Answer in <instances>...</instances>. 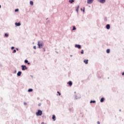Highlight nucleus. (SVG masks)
Here are the masks:
<instances>
[{
  "label": "nucleus",
  "mask_w": 124,
  "mask_h": 124,
  "mask_svg": "<svg viewBox=\"0 0 124 124\" xmlns=\"http://www.w3.org/2000/svg\"><path fill=\"white\" fill-rule=\"evenodd\" d=\"M36 116H42V111L41 110H38V112L36 113Z\"/></svg>",
  "instance_id": "obj_1"
},
{
  "label": "nucleus",
  "mask_w": 124,
  "mask_h": 124,
  "mask_svg": "<svg viewBox=\"0 0 124 124\" xmlns=\"http://www.w3.org/2000/svg\"><path fill=\"white\" fill-rule=\"evenodd\" d=\"M38 47L40 49L41 48H42L43 46V43H40V42H38Z\"/></svg>",
  "instance_id": "obj_2"
},
{
  "label": "nucleus",
  "mask_w": 124,
  "mask_h": 124,
  "mask_svg": "<svg viewBox=\"0 0 124 124\" xmlns=\"http://www.w3.org/2000/svg\"><path fill=\"white\" fill-rule=\"evenodd\" d=\"M21 67L22 68V70H26V69H28V68L27 67V66H26V65H22L21 66Z\"/></svg>",
  "instance_id": "obj_3"
},
{
  "label": "nucleus",
  "mask_w": 124,
  "mask_h": 124,
  "mask_svg": "<svg viewBox=\"0 0 124 124\" xmlns=\"http://www.w3.org/2000/svg\"><path fill=\"white\" fill-rule=\"evenodd\" d=\"M93 2V0H87V3L88 4H92Z\"/></svg>",
  "instance_id": "obj_4"
},
{
  "label": "nucleus",
  "mask_w": 124,
  "mask_h": 124,
  "mask_svg": "<svg viewBox=\"0 0 124 124\" xmlns=\"http://www.w3.org/2000/svg\"><path fill=\"white\" fill-rule=\"evenodd\" d=\"M98 0L101 3H104V2H105V1H106V0Z\"/></svg>",
  "instance_id": "obj_5"
},
{
  "label": "nucleus",
  "mask_w": 124,
  "mask_h": 124,
  "mask_svg": "<svg viewBox=\"0 0 124 124\" xmlns=\"http://www.w3.org/2000/svg\"><path fill=\"white\" fill-rule=\"evenodd\" d=\"M76 48H78V49H81V46L79 45H76Z\"/></svg>",
  "instance_id": "obj_6"
},
{
  "label": "nucleus",
  "mask_w": 124,
  "mask_h": 124,
  "mask_svg": "<svg viewBox=\"0 0 124 124\" xmlns=\"http://www.w3.org/2000/svg\"><path fill=\"white\" fill-rule=\"evenodd\" d=\"M67 84H68L69 86H70V87H71V86H72V81H69Z\"/></svg>",
  "instance_id": "obj_7"
},
{
  "label": "nucleus",
  "mask_w": 124,
  "mask_h": 124,
  "mask_svg": "<svg viewBox=\"0 0 124 124\" xmlns=\"http://www.w3.org/2000/svg\"><path fill=\"white\" fill-rule=\"evenodd\" d=\"M88 62H89L88 60H84V62L85 63V64H88Z\"/></svg>",
  "instance_id": "obj_8"
},
{
  "label": "nucleus",
  "mask_w": 124,
  "mask_h": 124,
  "mask_svg": "<svg viewBox=\"0 0 124 124\" xmlns=\"http://www.w3.org/2000/svg\"><path fill=\"white\" fill-rule=\"evenodd\" d=\"M16 26H17V27H19L21 26V23H15Z\"/></svg>",
  "instance_id": "obj_9"
},
{
  "label": "nucleus",
  "mask_w": 124,
  "mask_h": 124,
  "mask_svg": "<svg viewBox=\"0 0 124 124\" xmlns=\"http://www.w3.org/2000/svg\"><path fill=\"white\" fill-rule=\"evenodd\" d=\"M106 28L107 29V30L110 29V25L109 24L107 25Z\"/></svg>",
  "instance_id": "obj_10"
},
{
  "label": "nucleus",
  "mask_w": 124,
  "mask_h": 124,
  "mask_svg": "<svg viewBox=\"0 0 124 124\" xmlns=\"http://www.w3.org/2000/svg\"><path fill=\"white\" fill-rule=\"evenodd\" d=\"M21 74H22V72L21 71H19L17 74V76H20L21 75Z\"/></svg>",
  "instance_id": "obj_11"
},
{
  "label": "nucleus",
  "mask_w": 124,
  "mask_h": 124,
  "mask_svg": "<svg viewBox=\"0 0 124 124\" xmlns=\"http://www.w3.org/2000/svg\"><path fill=\"white\" fill-rule=\"evenodd\" d=\"M52 119L53 121H56V116L55 115H52Z\"/></svg>",
  "instance_id": "obj_12"
},
{
  "label": "nucleus",
  "mask_w": 124,
  "mask_h": 124,
  "mask_svg": "<svg viewBox=\"0 0 124 124\" xmlns=\"http://www.w3.org/2000/svg\"><path fill=\"white\" fill-rule=\"evenodd\" d=\"M24 62L25 63H28V64H30V62H29V61H28V60H25Z\"/></svg>",
  "instance_id": "obj_13"
},
{
  "label": "nucleus",
  "mask_w": 124,
  "mask_h": 124,
  "mask_svg": "<svg viewBox=\"0 0 124 124\" xmlns=\"http://www.w3.org/2000/svg\"><path fill=\"white\" fill-rule=\"evenodd\" d=\"M69 2L70 3H73V2H74V0H69Z\"/></svg>",
  "instance_id": "obj_14"
},
{
  "label": "nucleus",
  "mask_w": 124,
  "mask_h": 124,
  "mask_svg": "<svg viewBox=\"0 0 124 124\" xmlns=\"http://www.w3.org/2000/svg\"><path fill=\"white\" fill-rule=\"evenodd\" d=\"M32 91H33L32 89H30L28 90L29 93H31V92H32Z\"/></svg>",
  "instance_id": "obj_15"
},
{
  "label": "nucleus",
  "mask_w": 124,
  "mask_h": 124,
  "mask_svg": "<svg viewBox=\"0 0 124 124\" xmlns=\"http://www.w3.org/2000/svg\"><path fill=\"white\" fill-rule=\"evenodd\" d=\"M104 101V98H102L100 100V102H103Z\"/></svg>",
  "instance_id": "obj_16"
},
{
  "label": "nucleus",
  "mask_w": 124,
  "mask_h": 124,
  "mask_svg": "<svg viewBox=\"0 0 124 124\" xmlns=\"http://www.w3.org/2000/svg\"><path fill=\"white\" fill-rule=\"evenodd\" d=\"M30 3L31 5H33V2L32 1H31Z\"/></svg>",
  "instance_id": "obj_17"
},
{
  "label": "nucleus",
  "mask_w": 124,
  "mask_h": 124,
  "mask_svg": "<svg viewBox=\"0 0 124 124\" xmlns=\"http://www.w3.org/2000/svg\"><path fill=\"white\" fill-rule=\"evenodd\" d=\"M107 53H108V54H109V53H110V49H108L107 50Z\"/></svg>",
  "instance_id": "obj_18"
},
{
  "label": "nucleus",
  "mask_w": 124,
  "mask_h": 124,
  "mask_svg": "<svg viewBox=\"0 0 124 124\" xmlns=\"http://www.w3.org/2000/svg\"><path fill=\"white\" fill-rule=\"evenodd\" d=\"M9 34H8V33H5V36L6 37H8V36H9Z\"/></svg>",
  "instance_id": "obj_19"
},
{
  "label": "nucleus",
  "mask_w": 124,
  "mask_h": 124,
  "mask_svg": "<svg viewBox=\"0 0 124 124\" xmlns=\"http://www.w3.org/2000/svg\"><path fill=\"white\" fill-rule=\"evenodd\" d=\"M90 103H95V101H91Z\"/></svg>",
  "instance_id": "obj_20"
},
{
  "label": "nucleus",
  "mask_w": 124,
  "mask_h": 124,
  "mask_svg": "<svg viewBox=\"0 0 124 124\" xmlns=\"http://www.w3.org/2000/svg\"><path fill=\"white\" fill-rule=\"evenodd\" d=\"M19 11V9H16L15 10V12H18Z\"/></svg>",
  "instance_id": "obj_21"
},
{
  "label": "nucleus",
  "mask_w": 124,
  "mask_h": 124,
  "mask_svg": "<svg viewBox=\"0 0 124 124\" xmlns=\"http://www.w3.org/2000/svg\"><path fill=\"white\" fill-rule=\"evenodd\" d=\"M75 30H76V28L74 26L73 28V31H75Z\"/></svg>",
  "instance_id": "obj_22"
},
{
  "label": "nucleus",
  "mask_w": 124,
  "mask_h": 124,
  "mask_svg": "<svg viewBox=\"0 0 124 124\" xmlns=\"http://www.w3.org/2000/svg\"><path fill=\"white\" fill-rule=\"evenodd\" d=\"M57 93H58L59 95H61V93L60 92L58 91Z\"/></svg>",
  "instance_id": "obj_23"
},
{
  "label": "nucleus",
  "mask_w": 124,
  "mask_h": 124,
  "mask_svg": "<svg viewBox=\"0 0 124 124\" xmlns=\"http://www.w3.org/2000/svg\"><path fill=\"white\" fill-rule=\"evenodd\" d=\"M81 54H84V50H81Z\"/></svg>",
  "instance_id": "obj_24"
},
{
  "label": "nucleus",
  "mask_w": 124,
  "mask_h": 124,
  "mask_svg": "<svg viewBox=\"0 0 124 124\" xmlns=\"http://www.w3.org/2000/svg\"><path fill=\"white\" fill-rule=\"evenodd\" d=\"M33 49H34L35 50L36 49V46H33Z\"/></svg>",
  "instance_id": "obj_25"
},
{
  "label": "nucleus",
  "mask_w": 124,
  "mask_h": 124,
  "mask_svg": "<svg viewBox=\"0 0 124 124\" xmlns=\"http://www.w3.org/2000/svg\"><path fill=\"white\" fill-rule=\"evenodd\" d=\"M16 52V50L14 49V51H13V53H14Z\"/></svg>",
  "instance_id": "obj_26"
},
{
  "label": "nucleus",
  "mask_w": 124,
  "mask_h": 124,
  "mask_svg": "<svg viewBox=\"0 0 124 124\" xmlns=\"http://www.w3.org/2000/svg\"><path fill=\"white\" fill-rule=\"evenodd\" d=\"M14 46H12V47H11V49H12V50H13V49H14Z\"/></svg>",
  "instance_id": "obj_27"
},
{
  "label": "nucleus",
  "mask_w": 124,
  "mask_h": 124,
  "mask_svg": "<svg viewBox=\"0 0 124 124\" xmlns=\"http://www.w3.org/2000/svg\"><path fill=\"white\" fill-rule=\"evenodd\" d=\"M79 8V6H78V9L76 10V11H77V12H78V9Z\"/></svg>",
  "instance_id": "obj_28"
},
{
  "label": "nucleus",
  "mask_w": 124,
  "mask_h": 124,
  "mask_svg": "<svg viewBox=\"0 0 124 124\" xmlns=\"http://www.w3.org/2000/svg\"><path fill=\"white\" fill-rule=\"evenodd\" d=\"M97 124H100V122L99 121H98V122H97Z\"/></svg>",
  "instance_id": "obj_29"
},
{
  "label": "nucleus",
  "mask_w": 124,
  "mask_h": 124,
  "mask_svg": "<svg viewBox=\"0 0 124 124\" xmlns=\"http://www.w3.org/2000/svg\"><path fill=\"white\" fill-rule=\"evenodd\" d=\"M122 75H123V76L124 75V72H123V73H122Z\"/></svg>",
  "instance_id": "obj_30"
},
{
  "label": "nucleus",
  "mask_w": 124,
  "mask_h": 124,
  "mask_svg": "<svg viewBox=\"0 0 124 124\" xmlns=\"http://www.w3.org/2000/svg\"><path fill=\"white\" fill-rule=\"evenodd\" d=\"M41 124H44V122H42Z\"/></svg>",
  "instance_id": "obj_31"
},
{
  "label": "nucleus",
  "mask_w": 124,
  "mask_h": 124,
  "mask_svg": "<svg viewBox=\"0 0 124 124\" xmlns=\"http://www.w3.org/2000/svg\"><path fill=\"white\" fill-rule=\"evenodd\" d=\"M0 8H1V6H0Z\"/></svg>",
  "instance_id": "obj_32"
},
{
  "label": "nucleus",
  "mask_w": 124,
  "mask_h": 124,
  "mask_svg": "<svg viewBox=\"0 0 124 124\" xmlns=\"http://www.w3.org/2000/svg\"><path fill=\"white\" fill-rule=\"evenodd\" d=\"M38 105H39V106H40L41 105H40V104H39Z\"/></svg>",
  "instance_id": "obj_33"
},
{
  "label": "nucleus",
  "mask_w": 124,
  "mask_h": 124,
  "mask_svg": "<svg viewBox=\"0 0 124 124\" xmlns=\"http://www.w3.org/2000/svg\"><path fill=\"white\" fill-rule=\"evenodd\" d=\"M16 50H18V48H16Z\"/></svg>",
  "instance_id": "obj_34"
}]
</instances>
